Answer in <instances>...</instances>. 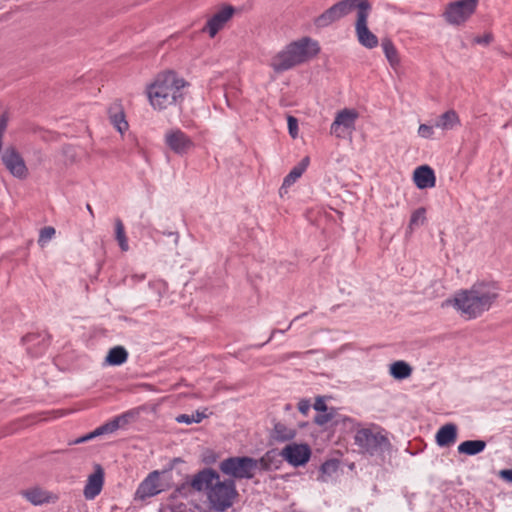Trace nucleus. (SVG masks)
Here are the masks:
<instances>
[{
	"mask_svg": "<svg viewBox=\"0 0 512 512\" xmlns=\"http://www.w3.org/2000/svg\"><path fill=\"white\" fill-rule=\"evenodd\" d=\"M191 486L197 491H205L211 506L220 512L230 508L238 496L235 481H222L220 475L211 468L198 472L193 477Z\"/></svg>",
	"mask_w": 512,
	"mask_h": 512,
	"instance_id": "1",
	"label": "nucleus"
},
{
	"mask_svg": "<svg viewBox=\"0 0 512 512\" xmlns=\"http://www.w3.org/2000/svg\"><path fill=\"white\" fill-rule=\"evenodd\" d=\"M498 297V289L491 283H477L470 289L457 292L446 301L466 319H475L488 311Z\"/></svg>",
	"mask_w": 512,
	"mask_h": 512,
	"instance_id": "2",
	"label": "nucleus"
},
{
	"mask_svg": "<svg viewBox=\"0 0 512 512\" xmlns=\"http://www.w3.org/2000/svg\"><path fill=\"white\" fill-rule=\"evenodd\" d=\"M320 52V46L316 40L310 37H302L287 44L277 52L269 62V66L275 73H283L298 65H301Z\"/></svg>",
	"mask_w": 512,
	"mask_h": 512,
	"instance_id": "3",
	"label": "nucleus"
},
{
	"mask_svg": "<svg viewBox=\"0 0 512 512\" xmlns=\"http://www.w3.org/2000/svg\"><path fill=\"white\" fill-rule=\"evenodd\" d=\"M185 81L174 72L159 74L155 81L147 87L150 104L156 110H164L182 99V88Z\"/></svg>",
	"mask_w": 512,
	"mask_h": 512,
	"instance_id": "4",
	"label": "nucleus"
},
{
	"mask_svg": "<svg viewBox=\"0 0 512 512\" xmlns=\"http://www.w3.org/2000/svg\"><path fill=\"white\" fill-rule=\"evenodd\" d=\"M367 0H341L326 9L315 18L314 24L318 28H325L347 16L353 10L360 11Z\"/></svg>",
	"mask_w": 512,
	"mask_h": 512,
	"instance_id": "5",
	"label": "nucleus"
},
{
	"mask_svg": "<svg viewBox=\"0 0 512 512\" xmlns=\"http://www.w3.org/2000/svg\"><path fill=\"white\" fill-rule=\"evenodd\" d=\"M219 468L225 475L236 479H252L256 470V459L249 456L229 457L221 461Z\"/></svg>",
	"mask_w": 512,
	"mask_h": 512,
	"instance_id": "6",
	"label": "nucleus"
},
{
	"mask_svg": "<svg viewBox=\"0 0 512 512\" xmlns=\"http://www.w3.org/2000/svg\"><path fill=\"white\" fill-rule=\"evenodd\" d=\"M372 10V5L369 0L366 1L361 10L357 11L355 22V33L358 42L367 49H373L378 46V37L368 28V17Z\"/></svg>",
	"mask_w": 512,
	"mask_h": 512,
	"instance_id": "7",
	"label": "nucleus"
},
{
	"mask_svg": "<svg viewBox=\"0 0 512 512\" xmlns=\"http://www.w3.org/2000/svg\"><path fill=\"white\" fill-rule=\"evenodd\" d=\"M355 443L370 455L383 453L390 446L388 438L370 429H360L355 434Z\"/></svg>",
	"mask_w": 512,
	"mask_h": 512,
	"instance_id": "8",
	"label": "nucleus"
},
{
	"mask_svg": "<svg viewBox=\"0 0 512 512\" xmlns=\"http://www.w3.org/2000/svg\"><path fill=\"white\" fill-rule=\"evenodd\" d=\"M478 0H457L450 2L443 13L445 21L451 25L465 23L475 12Z\"/></svg>",
	"mask_w": 512,
	"mask_h": 512,
	"instance_id": "9",
	"label": "nucleus"
},
{
	"mask_svg": "<svg viewBox=\"0 0 512 512\" xmlns=\"http://www.w3.org/2000/svg\"><path fill=\"white\" fill-rule=\"evenodd\" d=\"M359 113L355 109L344 108L336 113L330 126V133L336 138L342 139L355 130V124Z\"/></svg>",
	"mask_w": 512,
	"mask_h": 512,
	"instance_id": "10",
	"label": "nucleus"
},
{
	"mask_svg": "<svg viewBox=\"0 0 512 512\" xmlns=\"http://www.w3.org/2000/svg\"><path fill=\"white\" fill-rule=\"evenodd\" d=\"M1 160L9 173L17 179H26L29 170L22 155L13 146L7 147L2 153Z\"/></svg>",
	"mask_w": 512,
	"mask_h": 512,
	"instance_id": "11",
	"label": "nucleus"
},
{
	"mask_svg": "<svg viewBox=\"0 0 512 512\" xmlns=\"http://www.w3.org/2000/svg\"><path fill=\"white\" fill-rule=\"evenodd\" d=\"M164 142L171 151L178 155H184L194 147L191 137L179 128L168 130L165 133Z\"/></svg>",
	"mask_w": 512,
	"mask_h": 512,
	"instance_id": "12",
	"label": "nucleus"
},
{
	"mask_svg": "<svg viewBox=\"0 0 512 512\" xmlns=\"http://www.w3.org/2000/svg\"><path fill=\"white\" fill-rule=\"evenodd\" d=\"M283 457L292 466L298 467L306 464L311 457V450L307 444L292 443L286 445L280 452Z\"/></svg>",
	"mask_w": 512,
	"mask_h": 512,
	"instance_id": "13",
	"label": "nucleus"
},
{
	"mask_svg": "<svg viewBox=\"0 0 512 512\" xmlns=\"http://www.w3.org/2000/svg\"><path fill=\"white\" fill-rule=\"evenodd\" d=\"M161 491L160 473L158 471H153L140 483L136 490L135 497L136 499L144 500L157 495Z\"/></svg>",
	"mask_w": 512,
	"mask_h": 512,
	"instance_id": "14",
	"label": "nucleus"
},
{
	"mask_svg": "<svg viewBox=\"0 0 512 512\" xmlns=\"http://www.w3.org/2000/svg\"><path fill=\"white\" fill-rule=\"evenodd\" d=\"M104 485V471L100 465L95 466V471L88 476L83 489L86 500L95 499L102 491Z\"/></svg>",
	"mask_w": 512,
	"mask_h": 512,
	"instance_id": "15",
	"label": "nucleus"
},
{
	"mask_svg": "<svg viewBox=\"0 0 512 512\" xmlns=\"http://www.w3.org/2000/svg\"><path fill=\"white\" fill-rule=\"evenodd\" d=\"M234 8L232 6H226L217 13H215L210 19H208L203 31H207L211 38L224 27L226 22L233 16Z\"/></svg>",
	"mask_w": 512,
	"mask_h": 512,
	"instance_id": "16",
	"label": "nucleus"
},
{
	"mask_svg": "<svg viewBox=\"0 0 512 512\" xmlns=\"http://www.w3.org/2000/svg\"><path fill=\"white\" fill-rule=\"evenodd\" d=\"M21 495L35 506L56 503L59 499L58 495L42 489L40 487H33L21 492Z\"/></svg>",
	"mask_w": 512,
	"mask_h": 512,
	"instance_id": "17",
	"label": "nucleus"
},
{
	"mask_svg": "<svg viewBox=\"0 0 512 512\" xmlns=\"http://www.w3.org/2000/svg\"><path fill=\"white\" fill-rule=\"evenodd\" d=\"M413 180L419 189L433 188L436 184L434 170L428 165L417 167L413 173Z\"/></svg>",
	"mask_w": 512,
	"mask_h": 512,
	"instance_id": "18",
	"label": "nucleus"
},
{
	"mask_svg": "<svg viewBox=\"0 0 512 512\" xmlns=\"http://www.w3.org/2000/svg\"><path fill=\"white\" fill-rule=\"evenodd\" d=\"M458 429L454 423H447L439 428L435 440L440 447H450L457 440Z\"/></svg>",
	"mask_w": 512,
	"mask_h": 512,
	"instance_id": "19",
	"label": "nucleus"
},
{
	"mask_svg": "<svg viewBox=\"0 0 512 512\" xmlns=\"http://www.w3.org/2000/svg\"><path fill=\"white\" fill-rule=\"evenodd\" d=\"M279 456L281 455L276 450L267 451L261 458L256 459V469L259 468L262 471L277 470L281 464Z\"/></svg>",
	"mask_w": 512,
	"mask_h": 512,
	"instance_id": "20",
	"label": "nucleus"
},
{
	"mask_svg": "<svg viewBox=\"0 0 512 512\" xmlns=\"http://www.w3.org/2000/svg\"><path fill=\"white\" fill-rule=\"evenodd\" d=\"M108 112L110 122L118 132L123 134L128 130L129 125L126 121L125 113L119 104L112 105Z\"/></svg>",
	"mask_w": 512,
	"mask_h": 512,
	"instance_id": "21",
	"label": "nucleus"
},
{
	"mask_svg": "<svg viewBox=\"0 0 512 512\" xmlns=\"http://www.w3.org/2000/svg\"><path fill=\"white\" fill-rule=\"evenodd\" d=\"M459 125H460V118H459L457 112L453 109L448 110V111L444 112L443 114H441L435 123V126L442 130H452Z\"/></svg>",
	"mask_w": 512,
	"mask_h": 512,
	"instance_id": "22",
	"label": "nucleus"
},
{
	"mask_svg": "<svg viewBox=\"0 0 512 512\" xmlns=\"http://www.w3.org/2000/svg\"><path fill=\"white\" fill-rule=\"evenodd\" d=\"M381 47L390 66L393 69H397L400 65V56L391 39L383 38L381 41Z\"/></svg>",
	"mask_w": 512,
	"mask_h": 512,
	"instance_id": "23",
	"label": "nucleus"
},
{
	"mask_svg": "<svg viewBox=\"0 0 512 512\" xmlns=\"http://www.w3.org/2000/svg\"><path fill=\"white\" fill-rule=\"evenodd\" d=\"M485 447L486 442L483 440H466L459 444L457 450L459 454L473 456L484 451Z\"/></svg>",
	"mask_w": 512,
	"mask_h": 512,
	"instance_id": "24",
	"label": "nucleus"
},
{
	"mask_svg": "<svg viewBox=\"0 0 512 512\" xmlns=\"http://www.w3.org/2000/svg\"><path fill=\"white\" fill-rule=\"evenodd\" d=\"M128 359V352L123 346L111 348L106 356V362L112 366H118L125 363Z\"/></svg>",
	"mask_w": 512,
	"mask_h": 512,
	"instance_id": "25",
	"label": "nucleus"
},
{
	"mask_svg": "<svg viewBox=\"0 0 512 512\" xmlns=\"http://www.w3.org/2000/svg\"><path fill=\"white\" fill-rule=\"evenodd\" d=\"M273 433H274V438L277 441L284 442V441L292 440L296 436L297 432H296V429H294L292 427H288L286 424H284L282 422H277L274 425Z\"/></svg>",
	"mask_w": 512,
	"mask_h": 512,
	"instance_id": "26",
	"label": "nucleus"
},
{
	"mask_svg": "<svg viewBox=\"0 0 512 512\" xmlns=\"http://www.w3.org/2000/svg\"><path fill=\"white\" fill-rule=\"evenodd\" d=\"M390 374L395 379H406L412 374V368L405 361H396L390 365Z\"/></svg>",
	"mask_w": 512,
	"mask_h": 512,
	"instance_id": "27",
	"label": "nucleus"
},
{
	"mask_svg": "<svg viewBox=\"0 0 512 512\" xmlns=\"http://www.w3.org/2000/svg\"><path fill=\"white\" fill-rule=\"evenodd\" d=\"M115 225V238L122 251L126 252L129 250L128 239L125 233V227L120 218H116L114 221Z\"/></svg>",
	"mask_w": 512,
	"mask_h": 512,
	"instance_id": "28",
	"label": "nucleus"
},
{
	"mask_svg": "<svg viewBox=\"0 0 512 512\" xmlns=\"http://www.w3.org/2000/svg\"><path fill=\"white\" fill-rule=\"evenodd\" d=\"M303 174V166H295L292 170L285 176L282 186L280 188V193L283 190L286 191L291 185H293Z\"/></svg>",
	"mask_w": 512,
	"mask_h": 512,
	"instance_id": "29",
	"label": "nucleus"
},
{
	"mask_svg": "<svg viewBox=\"0 0 512 512\" xmlns=\"http://www.w3.org/2000/svg\"><path fill=\"white\" fill-rule=\"evenodd\" d=\"M426 221V210L420 207L413 211L410 217L408 229L412 232L415 228L422 226Z\"/></svg>",
	"mask_w": 512,
	"mask_h": 512,
	"instance_id": "30",
	"label": "nucleus"
},
{
	"mask_svg": "<svg viewBox=\"0 0 512 512\" xmlns=\"http://www.w3.org/2000/svg\"><path fill=\"white\" fill-rule=\"evenodd\" d=\"M125 422V416H119L114 418L113 420L99 426L96 428L98 435H104L115 432L119 427L121 422Z\"/></svg>",
	"mask_w": 512,
	"mask_h": 512,
	"instance_id": "31",
	"label": "nucleus"
},
{
	"mask_svg": "<svg viewBox=\"0 0 512 512\" xmlns=\"http://www.w3.org/2000/svg\"><path fill=\"white\" fill-rule=\"evenodd\" d=\"M207 415L205 412L196 411L192 413L191 415L188 414H180L176 417V421L178 423H184V424H192V423H200L204 418H206Z\"/></svg>",
	"mask_w": 512,
	"mask_h": 512,
	"instance_id": "32",
	"label": "nucleus"
},
{
	"mask_svg": "<svg viewBox=\"0 0 512 512\" xmlns=\"http://www.w3.org/2000/svg\"><path fill=\"white\" fill-rule=\"evenodd\" d=\"M335 414H336L335 409L331 408L330 410H327L326 412H322L321 414L316 415L314 418V422L319 426H324L333 420Z\"/></svg>",
	"mask_w": 512,
	"mask_h": 512,
	"instance_id": "33",
	"label": "nucleus"
},
{
	"mask_svg": "<svg viewBox=\"0 0 512 512\" xmlns=\"http://www.w3.org/2000/svg\"><path fill=\"white\" fill-rule=\"evenodd\" d=\"M55 229L52 226H46L40 230L38 243L40 245L46 244L55 235Z\"/></svg>",
	"mask_w": 512,
	"mask_h": 512,
	"instance_id": "34",
	"label": "nucleus"
},
{
	"mask_svg": "<svg viewBox=\"0 0 512 512\" xmlns=\"http://www.w3.org/2000/svg\"><path fill=\"white\" fill-rule=\"evenodd\" d=\"M287 124L290 136L295 139L298 136V120L294 116H288Z\"/></svg>",
	"mask_w": 512,
	"mask_h": 512,
	"instance_id": "35",
	"label": "nucleus"
},
{
	"mask_svg": "<svg viewBox=\"0 0 512 512\" xmlns=\"http://www.w3.org/2000/svg\"><path fill=\"white\" fill-rule=\"evenodd\" d=\"M434 134V130L432 126L421 124L418 128V135L422 138L429 139L432 138Z\"/></svg>",
	"mask_w": 512,
	"mask_h": 512,
	"instance_id": "36",
	"label": "nucleus"
},
{
	"mask_svg": "<svg viewBox=\"0 0 512 512\" xmlns=\"http://www.w3.org/2000/svg\"><path fill=\"white\" fill-rule=\"evenodd\" d=\"M98 436L99 435L97 433V430L95 429L94 431L73 440L72 442H70V444H81V443L87 442L89 440H92Z\"/></svg>",
	"mask_w": 512,
	"mask_h": 512,
	"instance_id": "37",
	"label": "nucleus"
},
{
	"mask_svg": "<svg viewBox=\"0 0 512 512\" xmlns=\"http://www.w3.org/2000/svg\"><path fill=\"white\" fill-rule=\"evenodd\" d=\"M311 407V403L308 399H301L298 403V410L303 414L307 415Z\"/></svg>",
	"mask_w": 512,
	"mask_h": 512,
	"instance_id": "38",
	"label": "nucleus"
},
{
	"mask_svg": "<svg viewBox=\"0 0 512 512\" xmlns=\"http://www.w3.org/2000/svg\"><path fill=\"white\" fill-rule=\"evenodd\" d=\"M314 409L319 412H326L328 410L327 405L322 397H317L313 405Z\"/></svg>",
	"mask_w": 512,
	"mask_h": 512,
	"instance_id": "39",
	"label": "nucleus"
},
{
	"mask_svg": "<svg viewBox=\"0 0 512 512\" xmlns=\"http://www.w3.org/2000/svg\"><path fill=\"white\" fill-rule=\"evenodd\" d=\"M41 336L39 334H27L24 337H22V342L26 345H29L30 343L36 342Z\"/></svg>",
	"mask_w": 512,
	"mask_h": 512,
	"instance_id": "40",
	"label": "nucleus"
},
{
	"mask_svg": "<svg viewBox=\"0 0 512 512\" xmlns=\"http://www.w3.org/2000/svg\"><path fill=\"white\" fill-rule=\"evenodd\" d=\"M475 41L476 43L479 44H489L492 41V36L490 34H487L484 37L476 38Z\"/></svg>",
	"mask_w": 512,
	"mask_h": 512,
	"instance_id": "41",
	"label": "nucleus"
},
{
	"mask_svg": "<svg viewBox=\"0 0 512 512\" xmlns=\"http://www.w3.org/2000/svg\"><path fill=\"white\" fill-rule=\"evenodd\" d=\"M500 476L509 481V482H512V469H506V470H502L500 472Z\"/></svg>",
	"mask_w": 512,
	"mask_h": 512,
	"instance_id": "42",
	"label": "nucleus"
},
{
	"mask_svg": "<svg viewBox=\"0 0 512 512\" xmlns=\"http://www.w3.org/2000/svg\"><path fill=\"white\" fill-rule=\"evenodd\" d=\"M285 331H286V330L273 329V330H272V332H271V335H270L269 339L265 342V344H266V343H268L269 341H271V340H272V338L274 337V335H275L276 333H284ZM263 345H264V343H263V344H261V345H259V347H262Z\"/></svg>",
	"mask_w": 512,
	"mask_h": 512,
	"instance_id": "43",
	"label": "nucleus"
},
{
	"mask_svg": "<svg viewBox=\"0 0 512 512\" xmlns=\"http://www.w3.org/2000/svg\"><path fill=\"white\" fill-rule=\"evenodd\" d=\"M330 467H334V464H333V463H330V462H325V463H323V464H322V466H321V471H322L323 473H327V472L329 471V468H330Z\"/></svg>",
	"mask_w": 512,
	"mask_h": 512,
	"instance_id": "44",
	"label": "nucleus"
},
{
	"mask_svg": "<svg viewBox=\"0 0 512 512\" xmlns=\"http://www.w3.org/2000/svg\"><path fill=\"white\" fill-rule=\"evenodd\" d=\"M308 164H309V158L305 157L304 159H302V161L297 166H303V173H304Z\"/></svg>",
	"mask_w": 512,
	"mask_h": 512,
	"instance_id": "45",
	"label": "nucleus"
},
{
	"mask_svg": "<svg viewBox=\"0 0 512 512\" xmlns=\"http://www.w3.org/2000/svg\"><path fill=\"white\" fill-rule=\"evenodd\" d=\"M41 343H42L43 349H45L49 344L48 338L46 339L45 337H42Z\"/></svg>",
	"mask_w": 512,
	"mask_h": 512,
	"instance_id": "46",
	"label": "nucleus"
},
{
	"mask_svg": "<svg viewBox=\"0 0 512 512\" xmlns=\"http://www.w3.org/2000/svg\"><path fill=\"white\" fill-rule=\"evenodd\" d=\"M86 208H87L88 212L90 213V215H91L92 217H94V212H93V209H92L91 205H90V204H87V205H86Z\"/></svg>",
	"mask_w": 512,
	"mask_h": 512,
	"instance_id": "47",
	"label": "nucleus"
},
{
	"mask_svg": "<svg viewBox=\"0 0 512 512\" xmlns=\"http://www.w3.org/2000/svg\"><path fill=\"white\" fill-rule=\"evenodd\" d=\"M304 315H306V313H303L302 315H299V316L295 317V318H294V320H293V321L288 325L287 330L291 328V325H292V323H293L294 321H296L297 319H299V318L303 317Z\"/></svg>",
	"mask_w": 512,
	"mask_h": 512,
	"instance_id": "48",
	"label": "nucleus"
}]
</instances>
